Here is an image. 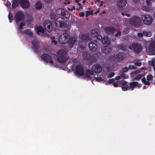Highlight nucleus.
Masks as SVG:
<instances>
[{"label":"nucleus","instance_id":"1","mask_svg":"<svg viewBox=\"0 0 155 155\" xmlns=\"http://www.w3.org/2000/svg\"><path fill=\"white\" fill-rule=\"evenodd\" d=\"M51 21L55 22V24L56 27L61 28L65 30L68 29V25L67 24L64 18L59 17L56 19V15L53 13H51L50 15Z\"/></svg>","mask_w":155,"mask_h":155},{"label":"nucleus","instance_id":"2","mask_svg":"<svg viewBox=\"0 0 155 155\" xmlns=\"http://www.w3.org/2000/svg\"><path fill=\"white\" fill-rule=\"evenodd\" d=\"M67 55V52L64 50L61 49L58 50L56 54L57 61L60 63L65 62L66 61Z\"/></svg>","mask_w":155,"mask_h":155},{"label":"nucleus","instance_id":"3","mask_svg":"<svg viewBox=\"0 0 155 155\" xmlns=\"http://www.w3.org/2000/svg\"><path fill=\"white\" fill-rule=\"evenodd\" d=\"M82 57L84 59H87L91 63H92L98 59L99 56L97 53H95L92 55L87 52L82 54Z\"/></svg>","mask_w":155,"mask_h":155},{"label":"nucleus","instance_id":"4","mask_svg":"<svg viewBox=\"0 0 155 155\" xmlns=\"http://www.w3.org/2000/svg\"><path fill=\"white\" fill-rule=\"evenodd\" d=\"M141 21L140 17L137 15L133 16L130 20V24L135 27L139 26Z\"/></svg>","mask_w":155,"mask_h":155},{"label":"nucleus","instance_id":"5","mask_svg":"<svg viewBox=\"0 0 155 155\" xmlns=\"http://www.w3.org/2000/svg\"><path fill=\"white\" fill-rule=\"evenodd\" d=\"M141 18L144 24L147 25H150L152 23L153 20L151 16L149 15L143 14Z\"/></svg>","mask_w":155,"mask_h":155},{"label":"nucleus","instance_id":"6","mask_svg":"<svg viewBox=\"0 0 155 155\" xmlns=\"http://www.w3.org/2000/svg\"><path fill=\"white\" fill-rule=\"evenodd\" d=\"M70 37L69 35L67 33L61 34L60 35L58 41L60 43L65 44L68 43V38Z\"/></svg>","mask_w":155,"mask_h":155},{"label":"nucleus","instance_id":"7","mask_svg":"<svg viewBox=\"0 0 155 155\" xmlns=\"http://www.w3.org/2000/svg\"><path fill=\"white\" fill-rule=\"evenodd\" d=\"M24 18V14L21 11H18L15 15L14 19L15 20L16 23L17 24L22 21Z\"/></svg>","mask_w":155,"mask_h":155},{"label":"nucleus","instance_id":"8","mask_svg":"<svg viewBox=\"0 0 155 155\" xmlns=\"http://www.w3.org/2000/svg\"><path fill=\"white\" fill-rule=\"evenodd\" d=\"M126 57V54L122 52L116 53L112 56L114 58V60L118 62H120L121 61L124 60Z\"/></svg>","mask_w":155,"mask_h":155},{"label":"nucleus","instance_id":"9","mask_svg":"<svg viewBox=\"0 0 155 155\" xmlns=\"http://www.w3.org/2000/svg\"><path fill=\"white\" fill-rule=\"evenodd\" d=\"M32 44V48L34 51L36 53H38L41 51L39 50L41 48L40 43L38 40L36 39H34L31 41Z\"/></svg>","mask_w":155,"mask_h":155},{"label":"nucleus","instance_id":"10","mask_svg":"<svg viewBox=\"0 0 155 155\" xmlns=\"http://www.w3.org/2000/svg\"><path fill=\"white\" fill-rule=\"evenodd\" d=\"M55 12L57 15H61L66 18H69L70 16V15L68 12L62 8H58L56 10Z\"/></svg>","mask_w":155,"mask_h":155},{"label":"nucleus","instance_id":"11","mask_svg":"<svg viewBox=\"0 0 155 155\" xmlns=\"http://www.w3.org/2000/svg\"><path fill=\"white\" fill-rule=\"evenodd\" d=\"M132 47L134 52L137 54L140 53L143 50L142 45L138 43H136L133 44Z\"/></svg>","mask_w":155,"mask_h":155},{"label":"nucleus","instance_id":"12","mask_svg":"<svg viewBox=\"0 0 155 155\" xmlns=\"http://www.w3.org/2000/svg\"><path fill=\"white\" fill-rule=\"evenodd\" d=\"M44 28L48 32H50L52 29V23L49 20H45L43 23Z\"/></svg>","mask_w":155,"mask_h":155},{"label":"nucleus","instance_id":"13","mask_svg":"<svg viewBox=\"0 0 155 155\" xmlns=\"http://www.w3.org/2000/svg\"><path fill=\"white\" fill-rule=\"evenodd\" d=\"M84 72L83 67L80 65H77L75 68V74L78 76H83Z\"/></svg>","mask_w":155,"mask_h":155},{"label":"nucleus","instance_id":"14","mask_svg":"<svg viewBox=\"0 0 155 155\" xmlns=\"http://www.w3.org/2000/svg\"><path fill=\"white\" fill-rule=\"evenodd\" d=\"M41 58L47 63H49L51 64H53V61L51 59V56L48 54L44 53L41 55Z\"/></svg>","mask_w":155,"mask_h":155},{"label":"nucleus","instance_id":"15","mask_svg":"<svg viewBox=\"0 0 155 155\" xmlns=\"http://www.w3.org/2000/svg\"><path fill=\"white\" fill-rule=\"evenodd\" d=\"M116 28L112 26L107 27L104 29V31L108 35H112L116 31Z\"/></svg>","mask_w":155,"mask_h":155},{"label":"nucleus","instance_id":"16","mask_svg":"<svg viewBox=\"0 0 155 155\" xmlns=\"http://www.w3.org/2000/svg\"><path fill=\"white\" fill-rule=\"evenodd\" d=\"M92 69L95 73H99L102 71L101 65L98 64H95L92 67Z\"/></svg>","mask_w":155,"mask_h":155},{"label":"nucleus","instance_id":"17","mask_svg":"<svg viewBox=\"0 0 155 155\" xmlns=\"http://www.w3.org/2000/svg\"><path fill=\"white\" fill-rule=\"evenodd\" d=\"M129 84L130 85L129 86V89H131V90H133L136 87H137L138 88H140L142 86L141 84H139L136 81L130 82Z\"/></svg>","mask_w":155,"mask_h":155},{"label":"nucleus","instance_id":"18","mask_svg":"<svg viewBox=\"0 0 155 155\" xmlns=\"http://www.w3.org/2000/svg\"><path fill=\"white\" fill-rule=\"evenodd\" d=\"M88 45L89 48L91 51H95L97 50V45L92 41H90Z\"/></svg>","mask_w":155,"mask_h":155},{"label":"nucleus","instance_id":"19","mask_svg":"<svg viewBox=\"0 0 155 155\" xmlns=\"http://www.w3.org/2000/svg\"><path fill=\"white\" fill-rule=\"evenodd\" d=\"M20 5L23 8H28L30 7L29 2L27 0H20Z\"/></svg>","mask_w":155,"mask_h":155},{"label":"nucleus","instance_id":"20","mask_svg":"<svg viewBox=\"0 0 155 155\" xmlns=\"http://www.w3.org/2000/svg\"><path fill=\"white\" fill-rule=\"evenodd\" d=\"M101 51L102 52L104 53L109 54L111 51L112 49L109 46H103L101 48Z\"/></svg>","mask_w":155,"mask_h":155},{"label":"nucleus","instance_id":"21","mask_svg":"<svg viewBox=\"0 0 155 155\" xmlns=\"http://www.w3.org/2000/svg\"><path fill=\"white\" fill-rule=\"evenodd\" d=\"M100 30L97 28L93 29L91 32V35L93 37H96L99 34Z\"/></svg>","mask_w":155,"mask_h":155},{"label":"nucleus","instance_id":"22","mask_svg":"<svg viewBox=\"0 0 155 155\" xmlns=\"http://www.w3.org/2000/svg\"><path fill=\"white\" fill-rule=\"evenodd\" d=\"M149 50L151 52H155V41L150 42L149 45Z\"/></svg>","mask_w":155,"mask_h":155},{"label":"nucleus","instance_id":"23","mask_svg":"<svg viewBox=\"0 0 155 155\" xmlns=\"http://www.w3.org/2000/svg\"><path fill=\"white\" fill-rule=\"evenodd\" d=\"M127 4L126 0H119L117 2V6L120 8L124 7Z\"/></svg>","mask_w":155,"mask_h":155},{"label":"nucleus","instance_id":"24","mask_svg":"<svg viewBox=\"0 0 155 155\" xmlns=\"http://www.w3.org/2000/svg\"><path fill=\"white\" fill-rule=\"evenodd\" d=\"M102 42L104 44L110 45V40L107 36H104L102 40Z\"/></svg>","mask_w":155,"mask_h":155},{"label":"nucleus","instance_id":"25","mask_svg":"<svg viewBox=\"0 0 155 155\" xmlns=\"http://www.w3.org/2000/svg\"><path fill=\"white\" fill-rule=\"evenodd\" d=\"M80 38L84 40H88L90 38L89 34L88 33H84L81 35L80 36Z\"/></svg>","mask_w":155,"mask_h":155},{"label":"nucleus","instance_id":"26","mask_svg":"<svg viewBox=\"0 0 155 155\" xmlns=\"http://www.w3.org/2000/svg\"><path fill=\"white\" fill-rule=\"evenodd\" d=\"M68 42L71 45H73L76 41V39L74 37H69Z\"/></svg>","mask_w":155,"mask_h":155},{"label":"nucleus","instance_id":"27","mask_svg":"<svg viewBox=\"0 0 155 155\" xmlns=\"http://www.w3.org/2000/svg\"><path fill=\"white\" fill-rule=\"evenodd\" d=\"M117 47L119 49L125 51L127 49V46L122 44L117 45Z\"/></svg>","mask_w":155,"mask_h":155},{"label":"nucleus","instance_id":"28","mask_svg":"<svg viewBox=\"0 0 155 155\" xmlns=\"http://www.w3.org/2000/svg\"><path fill=\"white\" fill-rule=\"evenodd\" d=\"M19 4V0H13L12 4V8L14 9L16 8Z\"/></svg>","mask_w":155,"mask_h":155},{"label":"nucleus","instance_id":"29","mask_svg":"<svg viewBox=\"0 0 155 155\" xmlns=\"http://www.w3.org/2000/svg\"><path fill=\"white\" fill-rule=\"evenodd\" d=\"M36 30H37L38 34H39L40 32L43 33L44 31V28L41 26H37L36 28Z\"/></svg>","mask_w":155,"mask_h":155},{"label":"nucleus","instance_id":"30","mask_svg":"<svg viewBox=\"0 0 155 155\" xmlns=\"http://www.w3.org/2000/svg\"><path fill=\"white\" fill-rule=\"evenodd\" d=\"M42 7V4L40 2H37L35 4V8L37 9H40Z\"/></svg>","mask_w":155,"mask_h":155},{"label":"nucleus","instance_id":"31","mask_svg":"<svg viewBox=\"0 0 155 155\" xmlns=\"http://www.w3.org/2000/svg\"><path fill=\"white\" fill-rule=\"evenodd\" d=\"M143 33L144 35L147 37H150L152 35V32L151 31H143Z\"/></svg>","mask_w":155,"mask_h":155},{"label":"nucleus","instance_id":"32","mask_svg":"<svg viewBox=\"0 0 155 155\" xmlns=\"http://www.w3.org/2000/svg\"><path fill=\"white\" fill-rule=\"evenodd\" d=\"M25 33L29 36H31L33 35V32L28 29H26L25 31Z\"/></svg>","mask_w":155,"mask_h":155},{"label":"nucleus","instance_id":"33","mask_svg":"<svg viewBox=\"0 0 155 155\" xmlns=\"http://www.w3.org/2000/svg\"><path fill=\"white\" fill-rule=\"evenodd\" d=\"M85 72L86 73H88L90 75H93L94 74V72L92 70H91L89 69H87Z\"/></svg>","mask_w":155,"mask_h":155},{"label":"nucleus","instance_id":"34","mask_svg":"<svg viewBox=\"0 0 155 155\" xmlns=\"http://www.w3.org/2000/svg\"><path fill=\"white\" fill-rule=\"evenodd\" d=\"M8 18L10 22H12L13 20V16L12 14L10 13L9 12L8 15Z\"/></svg>","mask_w":155,"mask_h":155},{"label":"nucleus","instance_id":"35","mask_svg":"<svg viewBox=\"0 0 155 155\" xmlns=\"http://www.w3.org/2000/svg\"><path fill=\"white\" fill-rule=\"evenodd\" d=\"M95 79L96 81L98 82L105 81H104V79L101 77H98L97 78L95 77Z\"/></svg>","mask_w":155,"mask_h":155},{"label":"nucleus","instance_id":"36","mask_svg":"<svg viewBox=\"0 0 155 155\" xmlns=\"http://www.w3.org/2000/svg\"><path fill=\"white\" fill-rule=\"evenodd\" d=\"M129 89V86L128 85H126V86H124L122 87V89L123 91H126Z\"/></svg>","mask_w":155,"mask_h":155},{"label":"nucleus","instance_id":"37","mask_svg":"<svg viewBox=\"0 0 155 155\" xmlns=\"http://www.w3.org/2000/svg\"><path fill=\"white\" fill-rule=\"evenodd\" d=\"M154 0H147L146 3L148 6H150Z\"/></svg>","mask_w":155,"mask_h":155},{"label":"nucleus","instance_id":"38","mask_svg":"<svg viewBox=\"0 0 155 155\" xmlns=\"http://www.w3.org/2000/svg\"><path fill=\"white\" fill-rule=\"evenodd\" d=\"M25 23L22 22H21L18 26V28L20 30L22 29V27L25 25Z\"/></svg>","mask_w":155,"mask_h":155},{"label":"nucleus","instance_id":"39","mask_svg":"<svg viewBox=\"0 0 155 155\" xmlns=\"http://www.w3.org/2000/svg\"><path fill=\"white\" fill-rule=\"evenodd\" d=\"M122 79H126L128 78V76L127 75L124 73H123L120 75Z\"/></svg>","mask_w":155,"mask_h":155},{"label":"nucleus","instance_id":"40","mask_svg":"<svg viewBox=\"0 0 155 155\" xmlns=\"http://www.w3.org/2000/svg\"><path fill=\"white\" fill-rule=\"evenodd\" d=\"M120 83L122 84V86L127 85V82L125 81L122 80L120 81Z\"/></svg>","mask_w":155,"mask_h":155},{"label":"nucleus","instance_id":"41","mask_svg":"<svg viewBox=\"0 0 155 155\" xmlns=\"http://www.w3.org/2000/svg\"><path fill=\"white\" fill-rule=\"evenodd\" d=\"M84 77L86 78H91L90 76L88 74L86 73H84V74H83Z\"/></svg>","mask_w":155,"mask_h":155},{"label":"nucleus","instance_id":"42","mask_svg":"<svg viewBox=\"0 0 155 155\" xmlns=\"http://www.w3.org/2000/svg\"><path fill=\"white\" fill-rule=\"evenodd\" d=\"M121 70L122 73L127 72L128 71V69L126 67L125 68H123Z\"/></svg>","mask_w":155,"mask_h":155},{"label":"nucleus","instance_id":"43","mask_svg":"<svg viewBox=\"0 0 155 155\" xmlns=\"http://www.w3.org/2000/svg\"><path fill=\"white\" fill-rule=\"evenodd\" d=\"M147 79L148 81H150L153 79V77L151 75L149 74L147 76Z\"/></svg>","mask_w":155,"mask_h":155},{"label":"nucleus","instance_id":"44","mask_svg":"<svg viewBox=\"0 0 155 155\" xmlns=\"http://www.w3.org/2000/svg\"><path fill=\"white\" fill-rule=\"evenodd\" d=\"M142 78L140 74L137 75L135 78V80H138Z\"/></svg>","mask_w":155,"mask_h":155},{"label":"nucleus","instance_id":"45","mask_svg":"<svg viewBox=\"0 0 155 155\" xmlns=\"http://www.w3.org/2000/svg\"><path fill=\"white\" fill-rule=\"evenodd\" d=\"M130 29L129 28H126L124 30V32L126 34H127L129 32Z\"/></svg>","mask_w":155,"mask_h":155},{"label":"nucleus","instance_id":"46","mask_svg":"<svg viewBox=\"0 0 155 155\" xmlns=\"http://www.w3.org/2000/svg\"><path fill=\"white\" fill-rule=\"evenodd\" d=\"M135 65L137 66H140L142 64V63L140 62L137 61L135 63Z\"/></svg>","mask_w":155,"mask_h":155},{"label":"nucleus","instance_id":"47","mask_svg":"<svg viewBox=\"0 0 155 155\" xmlns=\"http://www.w3.org/2000/svg\"><path fill=\"white\" fill-rule=\"evenodd\" d=\"M115 74L113 72L109 74L107 76V78H111L113 77Z\"/></svg>","mask_w":155,"mask_h":155},{"label":"nucleus","instance_id":"48","mask_svg":"<svg viewBox=\"0 0 155 155\" xmlns=\"http://www.w3.org/2000/svg\"><path fill=\"white\" fill-rule=\"evenodd\" d=\"M129 68L130 69H136V67L133 65H130L129 66Z\"/></svg>","mask_w":155,"mask_h":155},{"label":"nucleus","instance_id":"49","mask_svg":"<svg viewBox=\"0 0 155 155\" xmlns=\"http://www.w3.org/2000/svg\"><path fill=\"white\" fill-rule=\"evenodd\" d=\"M121 35V33L120 31H118L117 33L115 34V37H117L118 36H120Z\"/></svg>","mask_w":155,"mask_h":155},{"label":"nucleus","instance_id":"50","mask_svg":"<svg viewBox=\"0 0 155 155\" xmlns=\"http://www.w3.org/2000/svg\"><path fill=\"white\" fill-rule=\"evenodd\" d=\"M91 14L90 11H86V15L85 16L86 17H87L88 16H89Z\"/></svg>","mask_w":155,"mask_h":155},{"label":"nucleus","instance_id":"51","mask_svg":"<svg viewBox=\"0 0 155 155\" xmlns=\"http://www.w3.org/2000/svg\"><path fill=\"white\" fill-rule=\"evenodd\" d=\"M96 38L98 40H101L103 39L102 36L99 35V34L96 37Z\"/></svg>","mask_w":155,"mask_h":155},{"label":"nucleus","instance_id":"52","mask_svg":"<svg viewBox=\"0 0 155 155\" xmlns=\"http://www.w3.org/2000/svg\"><path fill=\"white\" fill-rule=\"evenodd\" d=\"M115 81V79L114 78L110 79L108 81V82L109 83H112Z\"/></svg>","mask_w":155,"mask_h":155},{"label":"nucleus","instance_id":"53","mask_svg":"<svg viewBox=\"0 0 155 155\" xmlns=\"http://www.w3.org/2000/svg\"><path fill=\"white\" fill-rule=\"evenodd\" d=\"M143 35H143V32H142V33H138L137 34V36L138 37H143Z\"/></svg>","mask_w":155,"mask_h":155},{"label":"nucleus","instance_id":"54","mask_svg":"<svg viewBox=\"0 0 155 155\" xmlns=\"http://www.w3.org/2000/svg\"><path fill=\"white\" fill-rule=\"evenodd\" d=\"M85 15V13L84 12H81L79 14V15L80 17H83Z\"/></svg>","mask_w":155,"mask_h":155},{"label":"nucleus","instance_id":"55","mask_svg":"<svg viewBox=\"0 0 155 155\" xmlns=\"http://www.w3.org/2000/svg\"><path fill=\"white\" fill-rule=\"evenodd\" d=\"M143 83L146 85H149L150 84V82L148 81H146Z\"/></svg>","mask_w":155,"mask_h":155},{"label":"nucleus","instance_id":"56","mask_svg":"<svg viewBox=\"0 0 155 155\" xmlns=\"http://www.w3.org/2000/svg\"><path fill=\"white\" fill-rule=\"evenodd\" d=\"M121 79H122V78H121V77L120 76H120H118L115 78V79L117 80H118Z\"/></svg>","mask_w":155,"mask_h":155},{"label":"nucleus","instance_id":"57","mask_svg":"<svg viewBox=\"0 0 155 155\" xmlns=\"http://www.w3.org/2000/svg\"><path fill=\"white\" fill-rule=\"evenodd\" d=\"M75 9V7L74 5L72 7H71V8H68L69 10L71 11Z\"/></svg>","mask_w":155,"mask_h":155},{"label":"nucleus","instance_id":"58","mask_svg":"<svg viewBox=\"0 0 155 155\" xmlns=\"http://www.w3.org/2000/svg\"><path fill=\"white\" fill-rule=\"evenodd\" d=\"M77 3H78V5L79 6H80V8H77V10H79L80 9L82 8L81 5V3H80L79 2Z\"/></svg>","mask_w":155,"mask_h":155},{"label":"nucleus","instance_id":"59","mask_svg":"<svg viewBox=\"0 0 155 155\" xmlns=\"http://www.w3.org/2000/svg\"><path fill=\"white\" fill-rule=\"evenodd\" d=\"M113 86L115 87H117L118 86V84L116 83H113Z\"/></svg>","mask_w":155,"mask_h":155},{"label":"nucleus","instance_id":"60","mask_svg":"<svg viewBox=\"0 0 155 155\" xmlns=\"http://www.w3.org/2000/svg\"><path fill=\"white\" fill-rule=\"evenodd\" d=\"M146 81V80L145 78V77H143V78H142L141 79V81L143 83H144L145 82V81Z\"/></svg>","mask_w":155,"mask_h":155},{"label":"nucleus","instance_id":"61","mask_svg":"<svg viewBox=\"0 0 155 155\" xmlns=\"http://www.w3.org/2000/svg\"><path fill=\"white\" fill-rule=\"evenodd\" d=\"M51 42L52 43H54L55 45H56L57 43V41L55 40H52Z\"/></svg>","mask_w":155,"mask_h":155},{"label":"nucleus","instance_id":"62","mask_svg":"<svg viewBox=\"0 0 155 155\" xmlns=\"http://www.w3.org/2000/svg\"><path fill=\"white\" fill-rule=\"evenodd\" d=\"M46 3H49L51 2L52 0H44Z\"/></svg>","mask_w":155,"mask_h":155},{"label":"nucleus","instance_id":"63","mask_svg":"<svg viewBox=\"0 0 155 155\" xmlns=\"http://www.w3.org/2000/svg\"><path fill=\"white\" fill-rule=\"evenodd\" d=\"M104 3V2L103 1H101V4L100 5V6H102L103 5V3Z\"/></svg>","mask_w":155,"mask_h":155},{"label":"nucleus","instance_id":"64","mask_svg":"<svg viewBox=\"0 0 155 155\" xmlns=\"http://www.w3.org/2000/svg\"><path fill=\"white\" fill-rule=\"evenodd\" d=\"M152 66V67H155V63L154 62H152L151 64Z\"/></svg>","mask_w":155,"mask_h":155}]
</instances>
